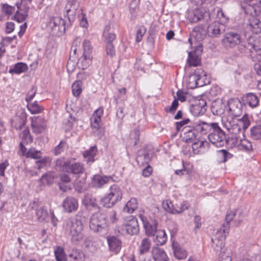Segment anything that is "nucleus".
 Wrapping results in <instances>:
<instances>
[{
	"label": "nucleus",
	"instance_id": "1",
	"mask_svg": "<svg viewBox=\"0 0 261 261\" xmlns=\"http://www.w3.org/2000/svg\"><path fill=\"white\" fill-rule=\"evenodd\" d=\"M243 217L241 212L238 213V212L232 211L227 212L225 222L211 239L212 247L215 250L221 251L223 248H225L224 247V241L229 231L230 222L233 220L234 225L237 226L242 221Z\"/></svg>",
	"mask_w": 261,
	"mask_h": 261
},
{
	"label": "nucleus",
	"instance_id": "53",
	"mask_svg": "<svg viewBox=\"0 0 261 261\" xmlns=\"http://www.w3.org/2000/svg\"><path fill=\"white\" fill-rule=\"evenodd\" d=\"M72 91L74 96H78L82 92V83L75 81L72 85Z\"/></svg>",
	"mask_w": 261,
	"mask_h": 261
},
{
	"label": "nucleus",
	"instance_id": "5",
	"mask_svg": "<svg viewBox=\"0 0 261 261\" xmlns=\"http://www.w3.org/2000/svg\"><path fill=\"white\" fill-rule=\"evenodd\" d=\"M250 124L247 115H244L241 119H234L228 124H225L226 128L228 132L235 135L240 133L243 134L244 131L246 129Z\"/></svg>",
	"mask_w": 261,
	"mask_h": 261
},
{
	"label": "nucleus",
	"instance_id": "28",
	"mask_svg": "<svg viewBox=\"0 0 261 261\" xmlns=\"http://www.w3.org/2000/svg\"><path fill=\"white\" fill-rule=\"evenodd\" d=\"M112 179L110 176L95 175L92 179V186L96 188H101Z\"/></svg>",
	"mask_w": 261,
	"mask_h": 261
},
{
	"label": "nucleus",
	"instance_id": "26",
	"mask_svg": "<svg viewBox=\"0 0 261 261\" xmlns=\"http://www.w3.org/2000/svg\"><path fill=\"white\" fill-rule=\"evenodd\" d=\"M242 101L245 106H248L253 108L258 105L259 100L257 96L253 93H248L242 98Z\"/></svg>",
	"mask_w": 261,
	"mask_h": 261
},
{
	"label": "nucleus",
	"instance_id": "30",
	"mask_svg": "<svg viewBox=\"0 0 261 261\" xmlns=\"http://www.w3.org/2000/svg\"><path fill=\"white\" fill-rule=\"evenodd\" d=\"M68 165L66 172L73 174H79L83 173L85 171L83 164L80 162H74L70 160Z\"/></svg>",
	"mask_w": 261,
	"mask_h": 261
},
{
	"label": "nucleus",
	"instance_id": "20",
	"mask_svg": "<svg viewBox=\"0 0 261 261\" xmlns=\"http://www.w3.org/2000/svg\"><path fill=\"white\" fill-rule=\"evenodd\" d=\"M181 132L183 133V139L187 143L191 142L198 135L195 128L193 127V123L191 125L184 127L181 129Z\"/></svg>",
	"mask_w": 261,
	"mask_h": 261
},
{
	"label": "nucleus",
	"instance_id": "56",
	"mask_svg": "<svg viewBox=\"0 0 261 261\" xmlns=\"http://www.w3.org/2000/svg\"><path fill=\"white\" fill-rule=\"evenodd\" d=\"M101 122V119L99 116H92L91 118V126L98 130L100 127V123Z\"/></svg>",
	"mask_w": 261,
	"mask_h": 261
},
{
	"label": "nucleus",
	"instance_id": "19",
	"mask_svg": "<svg viewBox=\"0 0 261 261\" xmlns=\"http://www.w3.org/2000/svg\"><path fill=\"white\" fill-rule=\"evenodd\" d=\"M213 123H206L200 120L193 122V127L195 128L197 133L205 135L210 133L212 128Z\"/></svg>",
	"mask_w": 261,
	"mask_h": 261
},
{
	"label": "nucleus",
	"instance_id": "59",
	"mask_svg": "<svg viewBox=\"0 0 261 261\" xmlns=\"http://www.w3.org/2000/svg\"><path fill=\"white\" fill-rule=\"evenodd\" d=\"M3 11L8 16L12 15L15 11V8L7 4L3 5Z\"/></svg>",
	"mask_w": 261,
	"mask_h": 261
},
{
	"label": "nucleus",
	"instance_id": "33",
	"mask_svg": "<svg viewBox=\"0 0 261 261\" xmlns=\"http://www.w3.org/2000/svg\"><path fill=\"white\" fill-rule=\"evenodd\" d=\"M18 10L16 11L15 14L12 17V19H14L18 22H21L25 20L28 16V13L29 10V7H25L22 10L17 6Z\"/></svg>",
	"mask_w": 261,
	"mask_h": 261
},
{
	"label": "nucleus",
	"instance_id": "3",
	"mask_svg": "<svg viewBox=\"0 0 261 261\" xmlns=\"http://www.w3.org/2000/svg\"><path fill=\"white\" fill-rule=\"evenodd\" d=\"M89 226L92 231L101 234L108 231V224L106 214L100 211L93 214L90 220Z\"/></svg>",
	"mask_w": 261,
	"mask_h": 261
},
{
	"label": "nucleus",
	"instance_id": "29",
	"mask_svg": "<svg viewBox=\"0 0 261 261\" xmlns=\"http://www.w3.org/2000/svg\"><path fill=\"white\" fill-rule=\"evenodd\" d=\"M175 257L179 260L184 259L188 256L187 251L178 243L173 242L172 244Z\"/></svg>",
	"mask_w": 261,
	"mask_h": 261
},
{
	"label": "nucleus",
	"instance_id": "24",
	"mask_svg": "<svg viewBox=\"0 0 261 261\" xmlns=\"http://www.w3.org/2000/svg\"><path fill=\"white\" fill-rule=\"evenodd\" d=\"M83 203L86 208L90 211H100V207L97 203L96 199L92 195H86L83 200Z\"/></svg>",
	"mask_w": 261,
	"mask_h": 261
},
{
	"label": "nucleus",
	"instance_id": "2",
	"mask_svg": "<svg viewBox=\"0 0 261 261\" xmlns=\"http://www.w3.org/2000/svg\"><path fill=\"white\" fill-rule=\"evenodd\" d=\"M64 227L66 232L70 234L72 242L76 243L83 239V226L81 220L73 218L68 219L65 222Z\"/></svg>",
	"mask_w": 261,
	"mask_h": 261
},
{
	"label": "nucleus",
	"instance_id": "62",
	"mask_svg": "<svg viewBox=\"0 0 261 261\" xmlns=\"http://www.w3.org/2000/svg\"><path fill=\"white\" fill-rule=\"evenodd\" d=\"M106 50L107 55L113 58L115 56V49L113 44H106Z\"/></svg>",
	"mask_w": 261,
	"mask_h": 261
},
{
	"label": "nucleus",
	"instance_id": "57",
	"mask_svg": "<svg viewBox=\"0 0 261 261\" xmlns=\"http://www.w3.org/2000/svg\"><path fill=\"white\" fill-rule=\"evenodd\" d=\"M66 145V142L64 141H61L60 143L56 146L54 149V153L55 155L60 154L64 151V148Z\"/></svg>",
	"mask_w": 261,
	"mask_h": 261
},
{
	"label": "nucleus",
	"instance_id": "43",
	"mask_svg": "<svg viewBox=\"0 0 261 261\" xmlns=\"http://www.w3.org/2000/svg\"><path fill=\"white\" fill-rule=\"evenodd\" d=\"M92 57L89 58L82 56L79 60L77 65L83 70L87 69L91 63Z\"/></svg>",
	"mask_w": 261,
	"mask_h": 261
},
{
	"label": "nucleus",
	"instance_id": "50",
	"mask_svg": "<svg viewBox=\"0 0 261 261\" xmlns=\"http://www.w3.org/2000/svg\"><path fill=\"white\" fill-rule=\"evenodd\" d=\"M217 155L221 159L219 162L222 163L226 162L228 159L231 158L232 156V154L225 149H221L218 151Z\"/></svg>",
	"mask_w": 261,
	"mask_h": 261
},
{
	"label": "nucleus",
	"instance_id": "51",
	"mask_svg": "<svg viewBox=\"0 0 261 261\" xmlns=\"http://www.w3.org/2000/svg\"><path fill=\"white\" fill-rule=\"evenodd\" d=\"M163 208L169 213L176 214V207H174L172 202L170 200L163 201L162 203Z\"/></svg>",
	"mask_w": 261,
	"mask_h": 261
},
{
	"label": "nucleus",
	"instance_id": "60",
	"mask_svg": "<svg viewBox=\"0 0 261 261\" xmlns=\"http://www.w3.org/2000/svg\"><path fill=\"white\" fill-rule=\"evenodd\" d=\"M146 28L144 26L141 25L139 27L136 33V42H139L141 41L143 35L146 33Z\"/></svg>",
	"mask_w": 261,
	"mask_h": 261
},
{
	"label": "nucleus",
	"instance_id": "9",
	"mask_svg": "<svg viewBox=\"0 0 261 261\" xmlns=\"http://www.w3.org/2000/svg\"><path fill=\"white\" fill-rule=\"evenodd\" d=\"M222 42L226 48H234L242 43L241 35L234 31L227 32L224 34Z\"/></svg>",
	"mask_w": 261,
	"mask_h": 261
},
{
	"label": "nucleus",
	"instance_id": "47",
	"mask_svg": "<svg viewBox=\"0 0 261 261\" xmlns=\"http://www.w3.org/2000/svg\"><path fill=\"white\" fill-rule=\"evenodd\" d=\"M54 253L57 261H67L66 256L63 248L61 247H57Z\"/></svg>",
	"mask_w": 261,
	"mask_h": 261
},
{
	"label": "nucleus",
	"instance_id": "11",
	"mask_svg": "<svg viewBox=\"0 0 261 261\" xmlns=\"http://www.w3.org/2000/svg\"><path fill=\"white\" fill-rule=\"evenodd\" d=\"M139 217L142 221L147 236L148 237L154 236L158 231V223L157 221L151 218L148 220L147 217L143 215H140Z\"/></svg>",
	"mask_w": 261,
	"mask_h": 261
},
{
	"label": "nucleus",
	"instance_id": "32",
	"mask_svg": "<svg viewBox=\"0 0 261 261\" xmlns=\"http://www.w3.org/2000/svg\"><path fill=\"white\" fill-rule=\"evenodd\" d=\"M152 254L154 261H168V257L165 251L158 247H153Z\"/></svg>",
	"mask_w": 261,
	"mask_h": 261
},
{
	"label": "nucleus",
	"instance_id": "46",
	"mask_svg": "<svg viewBox=\"0 0 261 261\" xmlns=\"http://www.w3.org/2000/svg\"><path fill=\"white\" fill-rule=\"evenodd\" d=\"M83 55L85 57L89 58L92 57L91 53L92 47L89 41L85 40L83 42Z\"/></svg>",
	"mask_w": 261,
	"mask_h": 261
},
{
	"label": "nucleus",
	"instance_id": "64",
	"mask_svg": "<svg viewBox=\"0 0 261 261\" xmlns=\"http://www.w3.org/2000/svg\"><path fill=\"white\" fill-rule=\"evenodd\" d=\"M36 91L37 89L33 87L32 88L28 91L25 99L28 103L30 102L33 99L36 94Z\"/></svg>",
	"mask_w": 261,
	"mask_h": 261
},
{
	"label": "nucleus",
	"instance_id": "16",
	"mask_svg": "<svg viewBox=\"0 0 261 261\" xmlns=\"http://www.w3.org/2000/svg\"><path fill=\"white\" fill-rule=\"evenodd\" d=\"M109 250L114 254H118L122 247V242L117 237L114 236L107 237Z\"/></svg>",
	"mask_w": 261,
	"mask_h": 261
},
{
	"label": "nucleus",
	"instance_id": "58",
	"mask_svg": "<svg viewBox=\"0 0 261 261\" xmlns=\"http://www.w3.org/2000/svg\"><path fill=\"white\" fill-rule=\"evenodd\" d=\"M178 106V99H176V98L174 96V99L172 101L171 106L170 107L165 108V111L167 113H174L177 110Z\"/></svg>",
	"mask_w": 261,
	"mask_h": 261
},
{
	"label": "nucleus",
	"instance_id": "21",
	"mask_svg": "<svg viewBox=\"0 0 261 261\" xmlns=\"http://www.w3.org/2000/svg\"><path fill=\"white\" fill-rule=\"evenodd\" d=\"M246 29L253 34L261 33V21L256 17H251L248 19Z\"/></svg>",
	"mask_w": 261,
	"mask_h": 261
},
{
	"label": "nucleus",
	"instance_id": "35",
	"mask_svg": "<svg viewBox=\"0 0 261 261\" xmlns=\"http://www.w3.org/2000/svg\"><path fill=\"white\" fill-rule=\"evenodd\" d=\"M150 246L151 241L148 238H145L141 240L139 249L140 257H141V255L149 252Z\"/></svg>",
	"mask_w": 261,
	"mask_h": 261
},
{
	"label": "nucleus",
	"instance_id": "13",
	"mask_svg": "<svg viewBox=\"0 0 261 261\" xmlns=\"http://www.w3.org/2000/svg\"><path fill=\"white\" fill-rule=\"evenodd\" d=\"M207 17H210V13L203 9H195L189 11L188 13V18L191 22L195 23Z\"/></svg>",
	"mask_w": 261,
	"mask_h": 261
},
{
	"label": "nucleus",
	"instance_id": "25",
	"mask_svg": "<svg viewBox=\"0 0 261 261\" xmlns=\"http://www.w3.org/2000/svg\"><path fill=\"white\" fill-rule=\"evenodd\" d=\"M151 157L149 153L146 149H142L138 151L136 157V162L140 166H145L148 164L150 161Z\"/></svg>",
	"mask_w": 261,
	"mask_h": 261
},
{
	"label": "nucleus",
	"instance_id": "4",
	"mask_svg": "<svg viewBox=\"0 0 261 261\" xmlns=\"http://www.w3.org/2000/svg\"><path fill=\"white\" fill-rule=\"evenodd\" d=\"M122 193L120 188L113 185L110 188V192L102 197L100 200V203L103 207L111 208L122 199Z\"/></svg>",
	"mask_w": 261,
	"mask_h": 261
},
{
	"label": "nucleus",
	"instance_id": "15",
	"mask_svg": "<svg viewBox=\"0 0 261 261\" xmlns=\"http://www.w3.org/2000/svg\"><path fill=\"white\" fill-rule=\"evenodd\" d=\"M202 52V46L198 45L194 51L189 53L188 62L190 66H197L200 65L201 63L200 56Z\"/></svg>",
	"mask_w": 261,
	"mask_h": 261
},
{
	"label": "nucleus",
	"instance_id": "34",
	"mask_svg": "<svg viewBox=\"0 0 261 261\" xmlns=\"http://www.w3.org/2000/svg\"><path fill=\"white\" fill-rule=\"evenodd\" d=\"M28 69V65L23 62H18L16 63L14 67L10 68L9 70V73L13 74H19L27 71Z\"/></svg>",
	"mask_w": 261,
	"mask_h": 261
},
{
	"label": "nucleus",
	"instance_id": "27",
	"mask_svg": "<svg viewBox=\"0 0 261 261\" xmlns=\"http://www.w3.org/2000/svg\"><path fill=\"white\" fill-rule=\"evenodd\" d=\"M226 105L222 99H217L212 103L211 111L214 115L221 116L224 114Z\"/></svg>",
	"mask_w": 261,
	"mask_h": 261
},
{
	"label": "nucleus",
	"instance_id": "52",
	"mask_svg": "<svg viewBox=\"0 0 261 261\" xmlns=\"http://www.w3.org/2000/svg\"><path fill=\"white\" fill-rule=\"evenodd\" d=\"M203 72L202 69H197L195 70V72L191 74L189 77V83L193 84V86L196 87V82L199 76V74H201Z\"/></svg>",
	"mask_w": 261,
	"mask_h": 261
},
{
	"label": "nucleus",
	"instance_id": "45",
	"mask_svg": "<svg viewBox=\"0 0 261 261\" xmlns=\"http://www.w3.org/2000/svg\"><path fill=\"white\" fill-rule=\"evenodd\" d=\"M205 35V30L201 26L195 27L192 31V35L196 39H203Z\"/></svg>",
	"mask_w": 261,
	"mask_h": 261
},
{
	"label": "nucleus",
	"instance_id": "48",
	"mask_svg": "<svg viewBox=\"0 0 261 261\" xmlns=\"http://www.w3.org/2000/svg\"><path fill=\"white\" fill-rule=\"evenodd\" d=\"M20 137L21 138V141L24 143L28 144L33 141V138L30 135L29 128H25L20 134Z\"/></svg>",
	"mask_w": 261,
	"mask_h": 261
},
{
	"label": "nucleus",
	"instance_id": "31",
	"mask_svg": "<svg viewBox=\"0 0 261 261\" xmlns=\"http://www.w3.org/2000/svg\"><path fill=\"white\" fill-rule=\"evenodd\" d=\"M32 208L35 210L37 218L40 222H43L45 220L48 215L46 209L39 207L38 203L35 201L32 204Z\"/></svg>",
	"mask_w": 261,
	"mask_h": 261
},
{
	"label": "nucleus",
	"instance_id": "37",
	"mask_svg": "<svg viewBox=\"0 0 261 261\" xmlns=\"http://www.w3.org/2000/svg\"><path fill=\"white\" fill-rule=\"evenodd\" d=\"M71 261H84L85 255L82 251L79 249H72L69 254Z\"/></svg>",
	"mask_w": 261,
	"mask_h": 261
},
{
	"label": "nucleus",
	"instance_id": "18",
	"mask_svg": "<svg viewBox=\"0 0 261 261\" xmlns=\"http://www.w3.org/2000/svg\"><path fill=\"white\" fill-rule=\"evenodd\" d=\"M206 106V103L203 99L195 100L191 104L190 110L194 116H197L205 112Z\"/></svg>",
	"mask_w": 261,
	"mask_h": 261
},
{
	"label": "nucleus",
	"instance_id": "44",
	"mask_svg": "<svg viewBox=\"0 0 261 261\" xmlns=\"http://www.w3.org/2000/svg\"><path fill=\"white\" fill-rule=\"evenodd\" d=\"M250 136L254 140L261 138V124L255 125L251 128Z\"/></svg>",
	"mask_w": 261,
	"mask_h": 261
},
{
	"label": "nucleus",
	"instance_id": "14",
	"mask_svg": "<svg viewBox=\"0 0 261 261\" xmlns=\"http://www.w3.org/2000/svg\"><path fill=\"white\" fill-rule=\"evenodd\" d=\"M225 25L218 21L213 22L207 28V35L211 37H216L225 31Z\"/></svg>",
	"mask_w": 261,
	"mask_h": 261
},
{
	"label": "nucleus",
	"instance_id": "49",
	"mask_svg": "<svg viewBox=\"0 0 261 261\" xmlns=\"http://www.w3.org/2000/svg\"><path fill=\"white\" fill-rule=\"evenodd\" d=\"M237 145L240 150H250L252 149L251 142L247 139L240 140Z\"/></svg>",
	"mask_w": 261,
	"mask_h": 261
},
{
	"label": "nucleus",
	"instance_id": "6",
	"mask_svg": "<svg viewBox=\"0 0 261 261\" xmlns=\"http://www.w3.org/2000/svg\"><path fill=\"white\" fill-rule=\"evenodd\" d=\"M208 139L212 144L218 147L223 146L227 141L225 133L216 122H213Z\"/></svg>",
	"mask_w": 261,
	"mask_h": 261
},
{
	"label": "nucleus",
	"instance_id": "23",
	"mask_svg": "<svg viewBox=\"0 0 261 261\" xmlns=\"http://www.w3.org/2000/svg\"><path fill=\"white\" fill-rule=\"evenodd\" d=\"M76 0L68 2L65 7L66 14L70 22L74 21L76 15V11H78V4H76Z\"/></svg>",
	"mask_w": 261,
	"mask_h": 261
},
{
	"label": "nucleus",
	"instance_id": "40",
	"mask_svg": "<svg viewBox=\"0 0 261 261\" xmlns=\"http://www.w3.org/2000/svg\"><path fill=\"white\" fill-rule=\"evenodd\" d=\"M232 251L229 248H223L219 255V261H231Z\"/></svg>",
	"mask_w": 261,
	"mask_h": 261
},
{
	"label": "nucleus",
	"instance_id": "63",
	"mask_svg": "<svg viewBox=\"0 0 261 261\" xmlns=\"http://www.w3.org/2000/svg\"><path fill=\"white\" fill-rule=\"evenodd\" d=\"M40 181L43 185H48L53 182V178L50 175L45 174L42 176Z\"/></svg>",
	"mask_w": 261,
	"mask_h": 261
},
{
	"label": "nucleus",
	"instance_id": "7",
	"mask_svg": "<svg viewBox=\"0 0 261 261\" xmlns=\"http://www.w3.org/2000/svg\"><path fill=\"white\" fill-rule=\"evenodd\" d=\"M47 28L53 35L60 36L66 30L65 21L60 17H50L47 23Z\"/></svg>",
	"mask_w": 261,
	"mask_h": 261
},
{
	"label": "nucleus",
	"instance_id": "17",
	"mask_svg": "<svg viewBox=\"0 0 261 261\" xmlns=\"http://www.w3.org/2000/svg\"><path fill=\"white\" fill-rule=\"evenodd\" d=\"M62 206L64 210L67 213L75 212L79 206L78 200L73 197H67L63 201Z\"/></svg>",
	"mask_w": 261,
	"mask_h": 261
},
{
	"label": "nucleus",
	"instance_id": "42",
	"mask_svg": "<svg viewBox=\"0 0 261 261\" xmlns=\"http://www.w3.org/2000/svg\"><path fill=\"white\" fill-rule=\"evenodd\" d=\"M27 108L32 114L40 113L43 110V107L39 105L37 101L28 103Z\"/></svg>",
	"mask_w": 261,
	"mask_h": 261
},
{
	"label": "nucleus",
	"instance_id": "39",
	"mask_svg": "<svg viewBox=\"0 0 261 261\" xmlns=\"http://www.w3.org/2000/svg\"><path fill=\"white\" fill-rule=\"evenodd\" d=\"M70 160H65V158H59L56 161V168L62 171L66 172L69 166Z\"/></svg>",
	"mask_w": 261,
	"mask_h": 261
},
{
	"label": "nucleus",
	"instance_id": "12",
	"mask_svg": "<svg viewBox=\"0 0 261 261\" xmlns=\"http://www.w3.org/2000/svg\"><path fill=\"white\" fill-rule=\"evenodd\" d=\"M32 128L33 133L36 134L43 133L46 127V122L44 117L39 116L32 118Z\"/></svg>",
	"mask_w": 261,
	"mask_h": 261
},
{
	"label": "nucleus",
	"instance_id": "8",
	"mask_svg": "<svg viewBox=\"0 0 261 261\" xmlns=\"http://www.w3.org/2000/svg\"><path fill=\"white\" fill-rule=\"evenodd\" d=\"M238 49L241 53H245L247 50H249L250 53V56L252 58H254L256 56L258 55L260 56V52L261 48L256 44V42L254 41V38L252 37H249L247 39V44H244L243 40L242 39V43L238 44Z\"/></svg>",
	"mask_w": 261,
	"mask_h": 261
},
{
	"label": "nucleus",
	"instance_id": "22",
	"mask_svg": "<svg viewBox=\"0 0 261 261\" xmlns=\"http://www.w3.org/2000/svg\"><path fill=\"white\" fill-rule=\"evenodd\" d=\"M228 115L232 117L239 116L242 113V103L237 99L230 102L228 105Z\"/></svg>",
	"mask_w": 261,
	"mask_h": 261
},
{
	"label": "nucleus",
	"instance_id": "36",
	"mask_svg": "<svg viewBox=\"0 0 261 261\" xmlns=\"http://www.w3.org/2000/svg\"><path fill=\"white\" fill-rule=\"evenodd\" d=\"M155 234L156 237L153 239V241L157 245H162L164 244L167 239L165 231L164 230H158Z\"/></svg>",
	"mask_w": 261,
	"mask_h": 261
},
{
	"label": "nucleus",
	"instance_id": "10",
	"mask_svg": "<svg viewBox=\"0 0 261 261\" xmlns=\"http://www.w3.org/2000/svg\"><path fill=\"white\" fill-rule=\"evenodd\" d=\"M123 227L127 233L132 236L137 234L139 232L138 220L133 216H129L124 219Z\"/></svg>",
	"mask_w": 261,
	"mask_h": 261
},
{
	"label": "nucleus",
	"instance_id": "38",
	"mask_svg": "<svg viewBox=\"0 0 261 261\" xmlns=\"http://www.w3.org/2000/svg\"><path fill=\"white\" fill-rule=\"evenodd\" d=\"M138 207L137 200L135 198H131L125 204L123 208V212L132 213Z\"/></svg>",
	"mask_w": 261,
	"mask_h": 261
},
{
	"label": "nucleus",
	"instance_id": "55",
	"mask_svg": "<svg viewBox=\"0 0 261 261\" xmlns=\"http://www.w3.org/2000/svg\"><path fill=\"white\" fill-rule=\"evenodd\" d=\"M41 153L40 151L36 150L34 148H31L28 150L26 158H31L34 159H38L41 158Z\"/></svg>",
	"mask_w": 261,
	"mask_h": 261
},
{
	"label": "nucleus",
	"instance_id": "54",
	"mask_svg": "<svg viewBox=\"0 0 261 261\" xmlns=\"http://www.w3.org/2000/svg\"><path fill=\"white\" fill-rule=\"evenodd\" d=\"M193 122H191L189 118H186L182 120L175 122L176 129L177 132L181 130V129L187 125H191Z\"/></svg>",
	"mask_w": 261,
	"mask_h": 261
},
{
	"label": "nucleus",
	"instance_id": "61",
	"mask_svg": "<svg viewBox=\"0 0 261 261\" xmlns=\"http://www.w3.org/2000/svg\"><path fill=\"white\" fill-rule=\"evenodd\" d=\"M106 44H113V41L116 39V35L114 33H107L103 35Z\"/></svg>",
	"mask_w": 261,
	"mask_h": 261
},
{
	"label": "nucleus",
	"instance_id": "41",
	"mask_svg": "<svg viewBox=\"0 0 261 261\" xmlns=\"http://www.w3.org/2000/svg\"><path fill=\"white\" fill-rule=\"evenodd\" d=\"M97 152V148L96 146L91 147L90 148L84 152L83 155L87 159V162H93L94 157Z\"/></svg>",
	"mask_w": 261,
	"mask_h": 261
}]
</instances>
